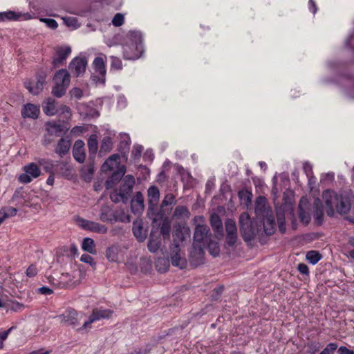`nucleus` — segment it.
<instances>
[{"mask_svg": "<svg viewBox=\"0 0 354 354\" xmlns=\"http://www.w3.org/2000/svg\"><path fill=\"white\" fill-rule=\"evenodd\" d=\"M86 65L87 60L86 58L77 57L70 63L69 69L74 75L78 77L85 72Z\"/></svg>", "mask_w": 354, "mask_h": 354, "instance_id": "9b49d317", "label": "nucleus"}, {"mask_svg": "<svg viewBox=\"0 0 354 354\" xmlns=\"http://www.w3.org/2000/svg\"><path fill=\"white\" fill-rule=\"evenodd\" d=\"M128 37L136 44L138 42L141 40V35L138 31H129L128 33Z\"/></svg>", "mask_w": 354, "mask_h": 354, "instance_id": "6e6d98bb", "label": "nucleus"}, {"mask_svg": "<svg viewBox=\"0 0 354 354\" xmlns=\"http://www.w3.org/2000/svg\"><path fill=\"white\" fill-rule=\"evenodd\" d=\"M255 212L262 216L267 214V212L270 213L271 211L268 209L267 205V200L266 197L260 196L256 200Z\"/></svg>", "mask_w": 354, "mask_h": 354, "instance_id": "b1692460", "label": "nucleus"}, {"mask_svg": "<svg viewBox=\"0 0 354 354\" xmlns=\"http://www.w3.org/2000/svg\"><path fill=\"white\" fill-rule=\"evenodd\" d=\"M46 73L43 70H39L36 73L37 81L34 82L33 80H28L24 82V86L28 91L35 95H39L44 88V86L46 84Z\"/></svg>", "mask_w": 354, "mask_h": 354, "instance_id": "39448f33", "label": "nucleus"}, {"mask_svg": "<svg viewBox=\"0 0 354 354\" xmlns=\"http://www.w3.org/2000/svg\"><path fill=\"white\" fill-rule=\"evenodd\" d=\"M56 84L68 86L70 84V74L66 69H61L56 72L53 78Z\"/></svg>", "mask_w": 354, "mask_h": 354, "instance_id": "aec40b11", "label": "nucleus"}, {"mask_svg": "<svg viewBox=\"0 0 354 354\" xmlns=\"http://www.w3.org/2000/svg\"><path fill=\"white\" fill-rule=\"evenodd\" d=\"M135 185V179L133 176L127 175L124 177L122 185L120 187V191H122L123 194H130L132 192L133 187Z\"/></svg>", "mask_w": 354, "mask_h": 354, "instance_id": "c85d7f7f", "label": "nucleus"}, {"mask_svg": "<svg viewBox=\"0 0 354 354\" xmlns=\"http://www.w3.org/2000/svg\"><path fill=\"white\" fill-rule=\"evenodd\" d=\"M77 312L74 309H68L62 315V322L69 325L75 326L78 324Z\"/></svg>", "mask_w": 354, "mask_h": 354, "instance_id": "a878e982", "label": "nucleus"}, {"mask_svg": "<svg viewBox=\"0 0 354 354\" xmlns=\"http://www.w3.org/2000/svg\"><path fill=\"white\" fill-rule=\"evenodd\" d=\"M57 113L64 115V118L66 119V120L71 119V115H72L71 114V109L68 106H66V105H61L57 109Z\"/></svg>", "mask_w": 354, "mask_h": 354, "instance_id": "8fccbe9b", "label": "nucleus"}, {"mask_svg": "<svg viewBox=\"0 0 354 354\" xmlns=\"http://www.w3.org/2000/svg\"><path fill=\"white\" fill-rule=\"evenodd\" d=\"M299 218L300 221L305 225H308L310 221V215L307 211L309 209V201L308 199L302 196L299 201Z\"/></svg>", "mask_w": 354, "mask_h": 354, "instance_id": "1a4fd4ad", "label": "nucleus"}, {"mask_svg": "<svg viewBox=\"0 0 354 354\" xmlns=\"http://www.w3.org/2000/svg\"><path fill=\"white\" fill-rule=\"evenodd\" d=\"M14 326L10 327L7 330H5L2 333H0V348H3V341L6 339L8 337V335L10 334V333L12 331V330L14 328Z\"/></svg>", "mask_w": 354, "mask_h": 354, "instance_id": "680f3d73", "label": "nucleus"}, {"mask_svg": "<svg viewBox=\"0 0 354 354\" xmlns=\"http://www.w3.org/2000/svg\"><path fill=\"white\" fill-rule=\"evenodd\" d=\"M5 308L7 312L9 310L17 312L23 310L25 308V306L23 304L19 303L18 301H6Z\"/></svg>", "mask_w": 354, "mask_h": 354, "instance_id": "ea45409f", "label": "nucleus"}, {"mask_svg": "<svg viewBox=\"0 0 354 354\" xmlns=\"http://www.w3.org/2000/svg\"><path fill=\"white\" fill-rule=\"evenodd\" d=\"M223 286H220L217 288H215L213 290L212 295H211L212 300H214V301L218 300L219 299L221 293L223 292Z\"/></svg>", "mask_w": 354, "mask_h": 354, "instance_id": "e2e57ef3", "label": "nucleus"}, {"mask_svg": "<svg viewBox=\"0 0 354 354\" xmlns=\"http://www.w3.org/2000/svg\"><path fill=\"white\" fill-rule=\"evenodd\" d=\"M117 165H115L113 161H110L109 162V158H107L106 160V161L104 162V164L102 165V171L103 172H106L108 171H111L112 169H113V168L115 167H116Z\"/></svg>", "mask_w": 354, "mask_h": 354, "instance_id": "bf43d9fd", "label": "nucleus"}, {"mask_svg": "<svg viewBox=\"0 0 354 354\" xmlns=\"http://www.w3.org/2000/svg\"><path fill=\"white\" fill-rule=\"evenodd\" d=\"M87 145L88 148V160H95V155L98 149L97 136L92 134L89 136Z\"/></svg>", "mask_w": 354, "mask_h": 354, "instance_id": "4be33fe9", "label": "nucleus"}, {"mask_svg": "<svg viewBox=\"0 0 354 354\" xmlns=\"http://www.w3.org/2000/svg\"><path fill=\"white\" fill-rule=\"evenodd\" d=\"M113 148V142L111 138L109 136L104 137L101 142L99 153L102 156L111 151Z\"/></svg>", "mask_w": 354, "mask_h": 354, "instance_id": "f704fd0d", "label": "nucleus"}, {"mask_svg": "<svg viewBox=\"0 0 354 354\" xmlns=\"http://www.w3.org/2000/svg\"><path fill=\"white\" fill-rule=\"evenodd\" d=\"M283 200L284 202L276 207V214L279 225V230L281 233L286 232V214L293 216V206L290 201H288L285 194Z\"/></svg>", "mask_w": 354, "mask_h": 354, "instance_id": "20e7f679", "label": "nucleus"}, {"mask_svg": "<svg viewBox=\"0 0 354 354\" xmlns=\"http://www.w3.org/2000/svg\"><path fill=\"white\" fill-rule=\"evenodd\" d=\"M39 109L36 105L28 103L24 105L21 110V115L23 118H30L32 119H37L39 114Z\"/></svg>", "mask_w": 354, "mask_h": 354, "instance_id": "412c9836", "label": "nucleus"}, {"mask_svg": "<svg viewBox=\"0 0 354 354\" xmlns=\"http://www.w3.org/2000/svg\"><path fill=\"white\" fill-rule=\"evenodd\" d=\"M145 208L144 196L140 192H137L131 201V212L134 214L141 213Z\"/></svg>", "mask_w": 354, "mask_h": 354, "instance_id": "a211bd4d", "label": "nucleus"}, {"mask_svg": "<svg viewBox=\"0 0 354 354\" xmlns=\"http://www.w3.org/2000/svg\"><path fill=\"white\" fill-rule=\"evenodd\" d=\"M125 170L124 169H118L115 171L112 175L106 180L105 187L106 189L112 188L115 185H116L124 175Z\"/></svg>", "mask_w": 354, "mask_h": 354, "instance_id": "393cba45", "label": "nucleus"}, {"mask_svg": "<svg viewBox=\"0 0 354 354\" xmlns=\"http://www.w3.org/2000/svg\"><path fill=\"white\" fill-rule=\"evenodd\" d=\"M171 263L174 266L178 267L180 269L186 268L187 261L183 252H181L180 246L178 243L174 241L171 247L170 252Z\"/></svg>", "mask_w": 354, "mask_h": 354, "instance_id": "423d86ee", "label": "nucleus"}, {"mask_svg": "<svg viewBox=\"0 0 354 354\" xmlns=\"http://www.w3.org/2000/svg\"><path fill=\"white\" fill-rule=\"evenodd\" d=\"M44 112L48 115H54L57 113L56 102L54 99L48 97L46 105L43 107Z\"/></svg>", "mask_w": 354, "mask_h": 354, "instance_id": "72a5a7b5", "label": "nucleus"}, {"mask_svg": "<svg viewBox=\"0 0 354 354\" xmlns=\"http://www.w3.org/2000/svg\"><path fill=\"white\" fill-rule=\"evenodd\" d=\"M111 68H114L116 70L121 69L122 67V64L121 60L116 57H111Z\"/></svg>", "mask_w": 354, "mask_h": 354, "instance_id": "13d9d810", "label": "nucleus"}, {"mask_svg": "<svg viewBox=\"0 0 354 354\" xmlns=\"http://www.w3.org/2000/svg\"><path fill=\"white\" fill-rule=\"evenodd\" d=\"M73 156L75 160L78 162L83 163L84 162L86 153L83 140H77L75 142L73 148Z\"/></svg>", "mask_w": 354, "mask_h": 354, "instance_id": "2eb2a0df", "label": "nucleus"}, {"mask_svg": "<svg viewBox=\"0 0 354 354\" xmlns=\"http://www.w3.org/2000/svg\"><path fill=\"white\" fill-rule=\"evenodd\" d=\"M106 257L109 261L115 262L118 258V248L115 245L109 247L106 250Z\"/></svg>", "mask_w": 354, "mask_h": 354, "instance_id": "a19ab883", "label": "nucleus"}, {"mask_svg": "<svg viewBox=\"0 0 354 354\" xmlns=\"http://www.w3.org/2000/svg\"><path fill=\"white\" fill-rule=\"evenodd\" d=\"M263 217V225L265 234L270 236L274 233L276 230V223L274 216L267 212V214L262 216Z\"/></svg>", "mask_w": 354, "mask_h": 354, "instance_id": "f3484780", "label": "nucleus"}, {"mask_svg": "<svg viewBox=\"0 0 354 354\" xmlns=\"http://www.w3.org/2000/svg\"><path fill=\"white\" fill-rule=\"evenodd\" d=\"M131 221V216L125 214L123 210L115 211L113 214V222L129 223Z\"/></svg>", "mask_w": 354, "mask_h": 354, "instance_id": "58836bf2", "label": "nucleus"}, {"mask_svg": "<svg viewBox=\"0 0 354 354\" xmlns=\"http://www.w3.org/2000/svg\"><path fill=\"white\" fill-rule=\"evenodd\" d=\"M41 21L46 23V25L48 26V27H49L50 28H52V29H55L58 26L57 22L55 19H53L44 18V19H41Z\"/></svg>", "mask_w": 354, "mask_h": 354, "instance_id": "052dcab7", "label": "nucleus"}, {"mask_svg": "<svg viewBox=\"0 0 354 354\" xmlns=\"http://www.w3.org/2000/svg\"><path fill=\"white\" fill-rule=\"evenodd\" d=\"M19 180L22 183H28L31 182L32 178L28 174L25 173L19 176Z\"/></svg>", "mask_w": 354, "mask_h": 354, "instance_id": "338daca9", "label": "nucleus"}, {"mask_svg": "<svg viewBox=\"0 0 354 354\" xmlns=\"http://www.w3.org/2000/svg\"><path fill=\"white\" fill-rule=\"evenodd\" d=\"M148 210L147 215L152 220L153 223L157 221V216L160 213L158 211L157 204L160 198V191L154 185L151 186L147 191Z\"/></svg>", "mask_w": 354, "mask_h": 354, "instance_id": "7ed1b4c3", "label": "nucleus"}, {"mask_svg": "<svg viewBox=\"0 0 354 354\" xmlns=\"http://www.w3.org/2000/svg\"><path fill=\"white\" fill-rule=\"evenodd\" d=\"M189 215V212L187 207L182 205L177 206L174 212V216L177 218H180L183 216L188 217Z\"/></svg>", "mask_w": 354, "mask_h": 354, "instance_id": "c03bdc74", "label": "nucleus"}, {"mask_svg": "<svg viewBox=\"0 0 354 354\" xmlns=\"http://www.w3.org/2000/svg\"><path fill=\"white\" fill-rule=\"evenodd\" d=\"M124 15L120 13H117L112 19V24L115 27L122 26L124 23Z\"/></svg>", "mask_w": 354, "mask_h": 354, "instance_id": "603ef678", "label": "nucleus"}, {"mask_svg": "<svg viewBox=\"0 0 354 354\" xmlns=\"http://www.w3.org/2000/svg\"><path fill=\"white\" fill-rule=\"evenodd\" d=\"M176 203L175 196L172 194H167L161 203L160 207H158V211L160 212V214L157 216V221L162 219L165 215L164 207L168 205H171Z\"/></svg>", "mask_w": 354, "mask_h": 354, "instance_id": "cd10ccee", "label": "nucleus"}, {"mask_svg": "<svg viewBox=\"0 0 354 354\" xmlns=\"http://www.w3.org/2000/svg\"><path fill=\"white\" fill-rule=\"evenodd\" d=\"M70 129V126L67 122L62 124H57L53 122H47L46 123V129L50 135L60 136L63 133L67 132Z\"/></svg>", "mask_w": 354, "mask_h": 354, "instance_id": "9d476101", "label": "nucleus"}, {"mask_svg": "<svg viewBox=\"0 0 354 354\" xmlns=\"http://www.w3.org/2000/svg\"><path fill=\"white\" fill-rule=\"evenodd\" d=\"M75 275H76V272H73V276H72L73 277L69 278L68 280H66V278L70 277L69 274L68 273H62L60 277V280L64 283V286H75V284H71V282H70L71 280H73V281L76 280V279H75Z\"/></svg>", "mask_w": 354, "mask_h": 354, "instance_id": "3c124183", "label": "nucleus"}, {"mask_svg": "<svg viewBox=\"0 0 354 354\" xmlns=\"http://www.w3.org/2000/svg\"><path fill=\"white\" fill-rule=\"evenodd\" d=\"M133 233L139 242H143L147 238V233L146 231L144 230L141 221L133 222Z\"/></svg>", "mask_w": 354, "mask_h": 354, "instance_id": "bb28decb", "label": "nucleus"}, {"mask_svg": "<svg viewBox=\"0 0 354 354\" xmlns=\"http://www.w3.org/2000/svg\"><path fill=\"white\" fill-rule=\"evenodd\" d=\"M322 254L315 250H311L307 252L306 258L313 265L316 264L322 258Z\"/></svg>", "mask_w": 354, "mask_h": 354, "instance_id": "79ce46f5", "label": "nucleus"}, {"mask_svg": "<svg viewBox=\"0 0 354 354\" xmlns=\"http://www.w3.org/2000/svg\"><path fill=\"white\" fill-rule=\"evenodd\" d=\"M322 199L325 205V211L328 216L333 218L336 214L341 216L348 214L352 209L354 213V195L352 193L341 192L337 194L330 189L324 190Z\"/></svg>", "mask_w": 354, "mask_h": 354, "instance_id": "f257e3e1", "label": "nucleus"}, {"mask_svg": "<svg viewBox=\"0 0 354 354\" xmlns=\"http://www.w3.org/2000/svg\"><path fill=\"white\" fill-rule=\"evenodd\" d=\"M37 274V269L36 267L33 265H30L27 270H26V275L29 277H33Z\"/></svg>", "mask_w": 354, "mask_h": 354, "instance_id": "69168bd1", "label": "nucleus"}, {"mask_svg": "<svg viewBox=\"0 0 354 354\" xmlns=\"http://www.w3.org/2000/svg\"><path fill=\"white\" fill-rule=\"evenodd\" d=\"M26 173L32 178H37L41 175V171L37 164L32 162L24 167Z\"/></svg>", "mask_w": 354, "mask_h": 354, "instance_id": "e433bc0d", "label": "nucleus"}, {"mask_svg": "<svg viewBox=\"0 0 354 354\" xmlns=\"http://www.w3.org/2000/svg\"><path fill=\"white\" fill-rule=\"evenodd\" d=\"M70 147V141L62 138L59 140L55 151L61 158H62L68 153Z\"/></svg>", "mask_w": 354, "mask_h": 354, "instance_id": "c756f323", "label": "nucleus"}, {"mask_svg": "<svg viewBox=\"0 0 354 354\" xmlns=\"http://www.w3.org/2000/svg\"><path fill=\"white\" fill-rule=\"evenodd\" d=\"M19 18V16L13 11H8L4 12H0V21L5 20H16Z\"/></svg>", "mask_w": 354, "mask_h": 354, "instance_id": "de8ad7c7", "label": "nucleus"}, {"mask_svg": "<svg viewBox=\"0 0 354 354\" xmlns=\"http://www.w3.org/2000/svg\"><path fill=\"white\" fill-rule=\"evenodd\" d=\"M161 243V239L159 236H154V235L151 233L148 241L147 248L151 252L154 253L159 250Z\"/></svg>", "mask_w": 354, "mask_h": 354, "instance_id": "2f4dec72", "label": "nucleus"}, {"mask_svg": "<svg viewBox=\"0 0 354 354\" xmlns=\"http://www.w3.org/2000/svg\"><path fill=\"white\" fill-rule=\"evenodd\" d=\"M171 225L167 218H165L160 226V234L163 239H169L170 236Z\"/></svg>", "mask_w": 354, "mask_h": 354, "instance_id": "37998d69", "label": "nucleus"}, {"mask_svg": "<svg viewBox=\"0 0 354 354\" xmlns=\"http://www.w3.org/2000/svg\"><path fill=\"white\" fill-rule=\"evenodd\" d=\"M205 252L201 245L193 243L189 254V263L192 268H197L205 263Z\"/></svg>", "mask_w": 354, "mask_h": 354, "instance_id": "6e6552de", "label": "nucleus"}, {"mask_svg": "<svg viewBox=\"0 0 354 354\" xmlns=\"http://www.w3.org/2000/svg\"><path fill=\"white\" fill-rule=\"evenodd\" d=\"M83 266L82 265H80L78 266V272H75L76 274H78V279L75 281H73V280H71V284H75V285H78L81 283V281H82V279H83L84 277V275H85V272H84V270H83Z\"/></svg>", "mask_w": 354, "mask_h": 354, "instance_id": "864d4df0", "label": "nucleus"}, {"mask_svg": "<svg viewBox=\"0 0 354 354\" xmlns=\"http://www.w3.org/2000/svg\"><path fill=\"white\" fill-rule=\"evenodd\" d=\"M210 225L215 233V236L216 239H221L223 236V227L222 221L220 216L216 214L213 213L210 216L209 219Z\"/></svg>", "mask_w": 354, "mask_h": 354, "instance_id": "4468645a", "label": "nucleus"}, {"mask_svg": "<svg viewBox=\"0 0 354 354\" xmlns=\"http://www.w3.org/2000/svg\"><path fill=\"white\" fill-rule=\"evenodd\" d=\"M82 248L83 250L90 254H96L95 244L91 238H84L82 241Z\"/></svg>", "mask_w": 354, "mask_h": 354, "instance_id": "c9c22d12", "label": "nucleus"}, {"mask_svg": "<svg viewBox=\"0 0 354 354\" xmlns=\"http://www.w3.org/2000/svg\"><path fill=\"white\" fill-rule=\"evenodd\" d=\"M94 174V160H88V163L82 167L81 176L86 182H90Z\"/></svg>", "mask_w": 354, "mask_h": 354, "instance_id": "5701e85b", "label": "nucleus"}, {"mask_svg": "<svg viewBox=\"0 0 354 354\" xmlns=\"http://www.w3.org/2000/svg\"><path fill=\"white\" fill-rule=\"evenodd\" d=\"M313 216L315 223L317 225H322L324 222V205L319 198H315L313 203Z\"/></svg>", "mask_w": 354, "mask_h": 354, "instance_id": "dca6fc26", "label": "nucleus"}, {"mask_svg": "<svg viewBox=\"0 0 354 354\" xmlns=\"http://www.w3.org/2000/svg\"><path fill=\"white\" fill-rule=\"evenodd\" d=\"M70 94L72 97L80 99L82 97V91L80 88L75 87L70 91Z\"/></svg>", "mask_w": 354, "mask_h": 354, "instance_id": "0e129e2a", "label": "nucleus"}, {"mask_svg": "<svg viewBox=\"0 0 354 354\" xmlns=\"http://www.w3.org/2000/svg\"><path fill=\"white\" fill-rule=\"evenodd\" d=\"M71 52L70 46H60L56 48L55 55L53 59L52 64L53 68L58 67L68 56Z\"/></svg>", "mask_w": 354, "mask_h": 354, "instance_id": "f8f14e48", "label": "nucleus"}, {"mask_svg": "<svg viewBox=\"0 0 354 354\" xmlns=\"http://www.w3.org/2000/svg\"><path fill=\"white\" fill-rule=\"evenodd\" d=\"M109 207H105L102 208L100 218L104 222H113V214L109 215Z\"/></svg>", "mask_w": 354, "mask_h": 354, "instance_id": "09e8293b", "label": "nucleus"}, {"mask_svg": "<svg viewBox=\"0 0 354 354\" xmlns=\"http://www.w3.org/2000/svg\"><path fill=\"white\" fill-rule=\"evenodd\" d=\"M169 259L166 257H159L155 262L156 268L159 272H165L169 269Z\"/></svg>", "mask_w": 354, "mask_h": 354, "instance_id": "473e14b6", "label": "nucleus"}, {"mask_svg": "<svg viewBox=\"0 0 354 354\" xmlns=\"http://www.w3.org/2000/svg\"><path fill=\"white\" fill-rule=\"evenodd\" d=\"M67 86L56 84L53 87L52 93L57 97H61L66 93Z\"/></svg>", "mask_w": 354, "mask_h": 354, "instance_id": "a18cd8bd", "label": "nucleus"}, {"mask_svg": "<svg viewBox=\"0 0 354 354\" xmlns=\"http://www.w3.org/2000/svg\"><path fill=\"white\" fill-rule=\"evenodd\" d=\"M93 64L95 71L101 75V77L93 76V81L104 84L105 82L106 68L103 58L100 57H95Z\"/></svg>", "mask_w": 354, "mask_h": 354, "instance_id": "ddd939ff", "label": "nucleus"}, {"mask_svg": "<svg viewBox=\"0 0 354 354\" xmlns=\"http://www.w3.org/2000/svg\"><path fill=\"white\" fill-rule=\"evenodd\" d=\"M297 269L303 274L308 275L309 274L308 267L305 263H299Z\"/></svg>", "mask_w": 354, "mask_h": 354, "instance_id": "774afa93", "label": "nucleus"}, {"mask_svg": "<svg viewBox=\"0 0 354 354\" xmlns=\"http://www.w3.org/2000/svg\"><path fill=\"white\" fill-rule=\"evenodd\" d=\"M81 261L84 263H88L91 266V267L95 269L96 266V263L94 261L93 257L89 254H84L82 255L80 258Z\"/></svg>", "mask_w": 354, "mask_h": 354, "instance_id": "5fc2aeb1", "label": "nucleus"}, {"mask_svg": "<svg viewBox=\"0 0 354 354\" xmlns=\"http://www.w3.org/2000/svg\"><path fill=\"white\" fill-rule=\"evenodd\" d=\"M207 248L209 253L214 256L217 257L220 253V248L217 242L210 241L207 244Z\"/></svg>", "mask_w": 354, "mask_h": 354, "instance_id": "49530a36", "label": "nucleus"}, {"mask_svg": "<svg viewBox=\"0 0 354 354\" xmlns=\"http://www.w3.org/2000/svg\"><path fill=\"white\" fill-rule=\"evenodd\" d=\"M239 231L245 242L254 240L261 231L257 222L252 221L247 212H243L239 216Z\"/></svg>", "mask_w": 354, "mask_h": 354, "instance_id": "f03ea898", "label": "nucleus"}, {"mask_svg": "<svg viewBox=\"0 0 354 354\" xmlns=\"http://www.w3.org/2000/svg\"><path fill=\"white\" fill-rule=\"evenodd\" d=\"M86 230L102 234H105L107 232V227L105 225L91 221H89L88 223Z\"/></svg>", "mask_w": 354, "mask_h": 354, "instance_id": "4c0bfd02", "label": "nucleus"}, {"mask_svg": "<svg viewBox=\"0 0 354 354\" xmlns=\"http://www.w3.org/2000/svg\"><path fill=\"white\" fill-rule=\"evenodd\" d=\"M209 228L206 225H197L194 233V243L201 245V243L207 237Z\"/></svg>", "mask_w": 354, "mask_h": 354, "instance_id": "6ab92c4d", "label": "nucleus"}, {"mask_svg": "<svg viewBox=\"0 0 354 354\" xmlns=\"http://www.w3.org/2000/svg\"><path fill=\"white\" fill-rule=\"evenodd\" d=\"M112 313L113 311L111 310H100L95 308L93 310V312L91 315V321L95 322L100 319L109 318Z\"/></svg>", "mask_w": 354, "mask_h": 354, "instance_id": "7c9ffc66", "label": "nucleus"}, {"mask_svg": "<svg viewBox=\"0 0 354 354\" xmlns=\"http://www.w3.org/2000/svg\"><path fill=\"white\" fill-rule=\"evenodd\" d=\"M225 229L226 232V245L229 247L234 246L238 239L237 227L234 220L227 218L225 221Z\"/></svg>", "mask_w": 354, "mask_h": 354, "instance_id": "0eeeda50", "label": "nucleus"}, {"mask_svg": "<svg viewBox=\"0 0 354 354\" xmlns=\"http://www.w3.org/2000/svg\"><path fill=\"white\" fill-rule=\"evenodd\" d=\"M337 348V345L335 343H330L319 354H333Z\"/></svg>", "mask_w": 354, "mask_h": 354, "instance_id": "4d7b16f0", "label": "nucleus"}]
</instances>
